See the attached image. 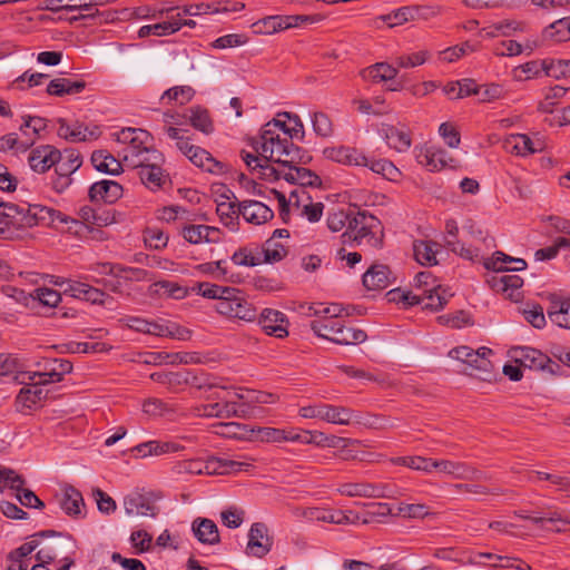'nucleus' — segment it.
Returning a JSON list of instances; mask_svg holds the SVG:
<instances>
[{
	"instance_id": "1",
	"label": "nucleus",
	"mask_w": 570,
	"mask_h": 570,
	"mask_svg": "<svg viewBox=\"0 0 570 570\" xmlns=\"http://www.w3.org/2000/svg\"><path fill=\"white\" fill-rule=\"evenodd\" d=\"M279 119L266 122L252 146L256 154L242 150L240 158L252 171L269 177L271 169L283 164L296 163L301 157V148L284 132Z\"/></svg>"
},
{
	"instance_id": "2",
	"label": "nucleus",
	"mask_w": 570,
	"mask_h": 570,
	"mask_svg": "<svg viewBox=\"0 0 570 570\" xmlns=\"http://www.w3.org/2000/svg\"><path fill=\"white\" fill-rule=\"evenodd\" d=\"M78 225L79 222L63 213L39 204L27 206H6V212H0V238L11 239L37 225L52 223Z\"/></svg>"
},
{
	"instance_id": "3",
	"label": "nucleus",
	"mask_w": 570,
	"mask_h": 570,
	"mask_svg": "<svg viewBox=\"0 0 570 570\" xmlns=\"http://www.w3.org/2000/svg\"><path fill=\"white\" fill-rule=\"evenodd\" d=\"M279 204V215L283 220L289 213V208L297 215L305 217L311 223L318 222L323 216L324 204L313 202L311 195L303 188H295L289 193L288 199L281 191L272 190Z\"/></svg>"
},
{
	"instance_id": "4",
	"label": "nucleus",
	"mask_w": 570,
	"mask_h": 570,
	"mask_svg": "<svg viewBox=\"0 0 570 570\" xmlns=\"http://www.w3.org/2000/svg\"><path fill=\"white\" fill-rule=\"evenodd\" d=\"M35 371L20 372L16 379L18 382L37 380L43 385L59 383L66 374L71 373L72 363L65 358H43L35 363Z\"/></svg>"
},
{
	"instance_id": "5",
	"label": "nucleus",
	"mask_w": 570,
	"mask_h": 570,
	"mask_svg": "<svg viewBox=\"0 0 570 570\" xmlns=\"http://www.w3.org/2000/svg\"><path fill=\"white\" fill-rule=\"evenodd\" d=\"M215 385V389H218L215 395L219 401L203 405L199 415L208 417L240 416L236 400L244 399V395L237 389Z\"/></svg>"
},
{
	"instance_id": "6",
	"label": "nucleus",
	"mask_w": 570,
	"mask_h": 570,
	"mask_svg": "<svg viewBox=\"0 0 570 570\" xmlns=\"http://www.w3.org/2000/svg\"><path fill=\"white\" fill-rule=\"evenodd\" d=\"M214 308L222 316L232 320L250 323L257 318L256 308L244 297L242 291L235 287L234 293L226 295Z\"/></svg>"
},
{
	"instance_id": "7",
	"label": "nucleus",
	"mask_w": 570,
	"mask_h": 570,
	"mask_svg": "<svg viewBox=\"0 0 570 570\" xmlns=\"http://www.w3.org/2000/svg\"><path fill=\"white\" fill-rule=\"evenodd\" d=\"M50 532L42 539L36 559L39 562H52L65 554H75L77 549L76 540L70 534Z\"/></svg>"
},
{
	"instance_id": "8",
	"label": "nucleus",
	"mask_w": 570,
	"mask_h": 570,
	"mask_svg": "<svg viewBox=\"0 0 570 570\" xmlns=\"http://www.w3.org/2000/svg\"><path fill=\"white\" fill-rule=\"evenodd\" d=\"M176 148L185 155L196 167L214 174L223 175L227 173V165L217 160L206 149L190 144L189 137H185L175 144Z\"/></svg>"
},
{
	"instance_id": "9",
	"label": "nucleus",
	"mask_w": 570,
	"mask_h": 570,
	"mask_svg": "<svg viewBox=\"0 0 570 570\" xmlns=\"http://www.w3.org/2000/svg\"><path fill=\"white\" fill-rule=\"evenodd\" d=\"M513 357L515 363L531 371L554 375L560 370L559 363L552 361L548 355L533 347H515L513 350Z\"/></svg>"
},
{
	"instance_id": "10",
	"label": "nucleus",
	"mask_w": 570,
	"mask_h": 570,
	"mask_svg": "<svg viewBox=\"0 0 570 570\" xmlns=\"http://www.w3.org/2000/svg\"><path fill=\"white\" fill-rule=\"evenodd\" d=\"M296 163L283 164L276 169H271L269 177L274 179H284L291 184L297 185L296 188L317 187L322 180L318 175L308 168L297 166Z\"/></svg>"
},
{
	"instance_id": "11",
	"label": "nucleus",
	"mask_w": 570,
	"mask_h": 570,
	"mask_svg": "<svg viewBox=\"0 0 570 570\" xmlns=\"http://www.w3.org/2000/svg\"><path fill=\"white\" fill-rule=\"evenodd\" d=\"M336 491L341 495L348 498H366V499H382L391 498L393 489L387 483H371V482H345L341 483Z\"/></svg>"
},
{
	"instance_id": "12",
	"label": "nucleus",
	"mask_w": 570,
	"mask_h": 570,
	"mask_svg": "<svg viewBox=\"0 0 570 570\" xmlns=\"http://www.w3.org/2000/svg\"><path fill=\"white\" fill-rule=\"evenodd\" d=\"M414 156L417 164L432 173L440 171L446 167H454L452 165L454 159L443 148L434 145L423 144L415 146Z\"/></svg>"
},
{
	"instance_id": "13",
	"label": "nucleus",
	"mask_w": 570,
	"mask_h": 570,
	"mask_svg": "<svg viewBox=\"0 0 570 570\" xmlns=\"http://www.w3.org/2000/svg\"><path fill=\"white\" fill-rule=\"evenodd\" d=\"M348 230L353 234L354 240L358 243L366 239L370 244H376V234L381 230V223L366 212H357L350 219Z\"/></svg>"
},
{
	"instance_id": "14",
	"label": "nucleus",
	"mask_w": 570,
	"mask_h": 570,
	"mask_svg": "<svg viewBox=\"0 0 570 570\" xmlns=\"http://www.w3.org/2000/svg\"><path fill=\"white\" fill-rule=\"evenodd\" d=\"M264 522H254L248 531L246 553L255 558H264L273 548V537Z\"/></svg>"
},
{
	"instance_id": "15",
	"label": "nucleus",
	"mask_w": 570,
	"mask_h": 570,
	"mask_svg": "<svg viewBox=\"0 0 570 570\" xmlns=\"http://www.w3.org/2000/svg\"><path fill=\"white\" fill-rule=\"evenodd\" d=\"M58 136L70 141H87L97 139L101 130L97 125H85L79 121L69 122L63 118L58 119Z\"/></svg>"
},
{
	"instance_id": "16",
	"label": "nucleus",
	"mask_w": 570,
	"mask_h": 570,
	"mask_svg": "<svg viewBox=\"0 0 570 570\" xmlns=\"http://www.w3.org/2000/svg\"><path fill=\"white\" fill-rule=\"evenodd\" d=\"M256 320L266 335L276 338L288 336L289 321L283 312L266 307L257 315Z\"/></svg>"
},
{
	"instance_id": "17",
	"label": "nucleus",
	"mask_w": 570,
	"mask_h": 570,
	"mask_svg": "<svg viewBox=\"0 0 570 570\" xmlns=\"http://www.w3.org/2000/svg\"><path fill=\"white\" fill-rule=\"evenodd\" d=\"M491 354H493V352L489 347L482 346L474 351L473 348L465 345L454 347L449 352L450 357L461 361L470 365L472 368L483 372H489L491 368V362L488 358Z\"/></svg>"
},
{
	"instance_id": "18",
	"label": "nucleus",
	"mask_w": 570,
	"mask_h": 570,
	"mask_svg": "<svg viewBox=\"0 0 570 570\" xmlns=\"http://www.w3.org/2000/svg\"><path fill=\"white\" fill-rule=\"evenodd\" d=\"M19 383L23 384V387L16 396L14 402L17 410L19 412H26L40 406L48 394V391L43 389L45 385L39 383L37 380L29 381L28 379H26V382Z\"/></svg>"
},
{
	"instance_id": "19",
	"label": "nucleus",
	"mask_w": 570,
	"mask_h": 570,
	"mask_svg": "<svg viewBox=\"0 0 570 570\" xmlns=\"http://www.w3.org/2000/svg\"><path fill=\"white\" fill-rule=\"evenodd\" d=\"M149 139H141V142H132L129 146H124L121 155L124 161L130 167H137L145 164V161H163V155L155 149L148 147Z\"/></svg>"
},
{
	"instance_id": "20",
	"label": "nucleus",
	"mask_w": 570,
	"mask_h": 570,
	"mask_svg": "<svg viewBox=\"0 0 570 570\" xmlns=\"http://www.w3.org/2000/svg\"><path fill=\"white\" fill-rule=\"evenodd\" d=\"M435 471L462 481H479L483 479V473L476 468L462 461L436 460Z\"/></svg>"
},
{
	"instance_id": "21",
	"label": "nucleus",
	"mask_w": 570,
	"mask_h": 570,
	"mask_svg": "<svg viewBox=\"0 0 570 570\" xmlns=\"http://www.w3.org/2000/svg\"><path fill=\"white\" fill-rule=\"evenodd\" d=\"M181 237L189 244H216L222 240V230L203 224H186L180 228Z\"/></svg>"
},
{
	"instance_id": "22",
	"label": "nucleus",
	"mask_w": 570,
	"mask_h": 570,
	"mask_svg": "<svg viewBox=\"0 0 570 570\" xmlns=\"http://www.w3.org/2000/svg\"><path fill=\"white\" fill-rule=\"evenodd\" d=\"M377 134L390 148L397 153L407 151L412 145L411 131L405 126L381 124Z\"/></svg>"
},
{
	"instance_id": "23",
	"label": "nucleus",
	"mask_w": 570,
	"mask_h": 570,
	"mask_svg": "<svg viewBox=\"0 0 570 570\" xmlns=\"http://www.w3.org/2000/svg\"><path fill=\"white\" fill-rule=\"evenodd\" d=\"M59 160H61V151L52 145H40L28 156L30 168L38 174H45Z\"/></svg>"
},
{
	"instance_id": "24",
	"label": "nucleus",
	"mask_w": 570,
	"mask_h": 570,
	"mask_svg": "<svg viewBox=\"0 0 570 570\" xmlns=\"http://www.w3.org/2000/svg\"><path fill=\"white\" fill-rule=\"evenodd\" d=\"M185 449L178 441L149 440L139 443L130 449L135 458L159 456L168 453L180 452Z\"/></svg>"
},
{
	"instance_id": "25",
	"label": "nucleus",
	"mask_w": 570,
	"mask_h": 570,
	"mask_svg": "<svg viewBox=\"0 0 570 570\" xmlns=\"http://www.w3.org/2000/svg\"><path fill=\"white\" fill-rule=\"evenodd\" d=\"M362 282L368 291H383L395 282V276L387 265L373 264L363 274Z\"/></svg>"
},
{
	"instance_id": "26",
	"label": "nucleus",
	"mask_w": 570,
	"mask_h": 570,
	"mask_svg": "<svg viewBox=\"0 0 570 570\" xmlns=\"http://www.w3.org/2000/svg\"><path fill=\"white\" fill-rule=\"evenodd\" d=\"M60 509L71 518L82 517L85 501L81 492L70 484H63L60 493L56 494Z\"/></svg>"
},
{
	"instance_id": "27",
	"label": "nucleus",
	"mask_w": 570,
	"mask_h": 570,
	"mask_svg": "<svg viewBox=\"0 0 570 570\" xmlns=\"http://www.w3.org/2000/svg\"><path fill=\"white\" fill-rule=\"evenodd\" d=\"M183 385H193L197 389L216 387L215 383L209 382L204 374L197 375L189 370L168 372L166 386L170 392H177Z\"/></svg>"
},
{
	"instance_id": "28",
	"label": "nucleus",
	"mask_w": 570,
	"mask_h": 570,
	"mask_svg": "<svg viewBox=\"0 0 570 570\" xmlns=\"http://www.w3.org/2000/svg\"><path fill=\"white\" fill-rule=\"evenodd\" d=\"M122 193L124 189L120 184L115 180L102 179L90 186L88 195L91 202L114 204L122 196Z\"/></svg>"
},
{
	"instance_id": "29",
	"label": "nucleus",
	"mask_w": 570,
	"mask_h": 570,
	"mask_svg": "<svg viewBox=\"0 0 570 570\" xmlns=\"http://www.w3.org/2000/svg\"><path fill=\"white\" fill-rule=\"evenodd\" d=\"M242 217L249 224L263 225L274 217V212L264 203L258 200H243L240 202Z\"/></svg>"
},
{
	"instance_id": "30",
	"label": "nucleus",
	"mask_w": 570,
	"mask_h": 570,
	"mask_svg": "<svg viewBox=\"0 0 570 570\" xmlns=\"http://www.w3.org/2000/svg\"><path fill=\"white\" fill-rule=\"evenodd\" d=\"M487 282L493 291L502 293L509 298H517L518 291L523 285V279L519 275L504 273H495Z\"/></svg>"
},
{
	"instance_id": "31",
	"label": "nucleus",
	"mask_w": 570,
	"mask_h": 570,
	"mask_svg": "<svg viewBox=\"0 0 570 570\" xmlns=\"http://www.w3.org/2000/svg\"><path fill=\"white\" fill-rule=\"evenodd\" d=\"M63 293L78 299L91 302L92 304H104L107 297L106 293L101 289L75 279H68Z\"/></svg>"
},
{
	"instance_id": "32",
	"label": "nucleus",
	"mask_w": 570,
	"mask_h": 570,
	"mask_svg": "<svg viewBox=\"0 0 570 570\" xmlns=\"http://www.w3.org/2000/svg\"><path fill=\"white\" fill-rule=\"evenodd\" d=\"M305 520L326 522L331 524H348L351 520L352 511L325 509V508H308V511L303 512Z\"/></svg>"
},
{
	"instance_id": "33",
	"label": "nucleus",
	"mask_w": 570,
	"mask_h": 570,
	"mask_svg": "<svg viewBox=\"0 0 570 570\" xmlns=\"http://www.w3.org/2000/svg\"><path fill=\"white\" fill-rule=\"evenodd\" d=\"M163 161H145L141 166H137L141 183L150 190L160 189L167 181V175L164 174L160 164Z\"/></svg>"
},
{
	"instance_id": "34",
	"label": "nucleus",
	"mask_w": 570,
	"mask_h": 570,
	"mask_svg": "<svg viewBox=\"0 0 570 570\" xmlns=\"http://www.w3.org/2000/svg\"><path fill=\"white\" fill-rule=\"evenodd\" d=\"M527 24L523 21L507 19L490 23L481 29L480 33L488 39L510 37L515 32H524Z\"/></svg>"
},
{
	"instance_id": "35",
	"label": "nucleus",
	"mask_w": 570,
	"mask_h": 570,
	"mask_svg": "<svg viewBox=\"0 0 570 570\" xmlns=\"http://www.w3.org/2000/svg\"><path fill=\"white\" fill-rule=\"evenodd\" d=\"M504 148L507 151L517 156H529L542 149L540 142H534L525 134H513L504 140Z\"/></svg>"
},
{
	"instance_id": "36",
	"label": "nucleus",
	"mask_w": 570,
	"mask_h": 570,
	"mask_svg": "<svg viewBox=\"0 0 570 570\" xmlns=\"http://www.w3.org/2000/svg\"><path fill=\"white\" fill-rule=\"evenodd\" d=\"M186 118L187 111L184 114L170 111L164 112V125L161 127V134L165 135L168 139L174 140L175 144L180 141L186 137L185 134L188 131L181 127L185 124V120H187Z\"/></svg>"
},
{
	"instance_id": "37",
	"label": "nucleus",
	"mask_w": 570,
	"mask_h": 570,
	"mask_svg": "<svg viewBox=\"0 0 570 570\" xmlns=\"http://www.w3.org/2000/svg\"><path fill=\"white\" fill-rule=\"evenodd\" d=\"M191 531L203 544L215 546L220 542L218 528L210 519L196 518L191 523Z\"/></svg>"
},
{
	"instance_id": "38",
	"label": "nucleus",
	"mask_w": 570,
	"mask_h": 570,
	"mask_svg": "<svg viewBox=\"0 0 570 570\" xmlns=\"http://www.w3.org/2000/svg\"><path fill=\"white\" fill-rule=\"evenodd\" d=\"M547 314L553 324L570 330V298H561L553 295Z\"/></svg>"
},
{
	"instance_id": "39",
	"label": "nucleus",
	"mask_w": 570,
	"mask_h": 570,
	"mask_svg": "<svg viewBox=\"0 0 570 570\" xmlns=\"http://www.w3.org/2000/svg\"><path fill=\"white\" fill-rule=\"evenodd\" d=\"M367 338L366 333L357 327L347 326L340 318L338 325L332 337V342L340 345H354L361 344Z\"/></svg>"
},
{
	"instance_id": "40",
	"label": "nucleus",
	"mask_w": 570,
	"mask_h": 570,
	"mask_svg": "<svg viewBox=\"0 0 570 570\" xmlns=\"http://www.w3.org/2000/svg\"><path fill=\"white\" fill-rule=\"evenodd\" d=\"M274 119H279L284 132L294 141H303L305 128L298 115L288 111L278 112Z\"/></svg>"
},
{
	"instance_id": "41",
	"label": "nucleus",
	"mask_w": 570,
	"mask_h": 570,
	"mask_svg": "<svg viewBox=\"0 0 570 570\" xmlns=\"http://www.w3.org/2000/svg\"><path fill=\"white\" fill-rule=\"evenodd\" d=\"M91 164L100 173L108 175H119L122 171L120 160H118L109 151L100 149L91 155Z\"/></svg>"
},
{
	"instance_id": "42",
	"label": "nucleus",
	"mask_w": 570,
	"mask_h": 570,
	"mask_svg": "<svg viewBox=\"0 0 570 570\" xmlns=\"http://www.w3.org/2000/svg\"><path fill=\"white\" fill-rule=\"evenodd\" d=\"M397 72V68L387 62H376L362 69L360 75L365 81L377 83L394 79Z\"/></svg>"
},
{
	"instance_id": "43",
	"label": "nucleus",
	"mask_w": 570,
	"mask_h": 570,
	"mask_svg": "<svg viewBox=\"0 0 570 570\" xmlns=\"http://www.w3.org/2000/svg\"><path fill=\"white\" fill-rule=\"evenodd\" d=\"M531 520L533 523L556 532L567 531V527L570 530V513L551 511L541 517H533Z\"/></svg>"
},
{
	"instance_id": "44",
	"label": "nucleus",
	"mask_w": 570,
	"mask_h": 570,
	"mask_svg": "<svg viewBox=\"0 0 570 570\" xmlns=\"http://www.w3.org/2000/svg\"><path fill=\"white\" fill-rule=\"evenodd\" d=\"M86 82L82 80H71L69 78L52 79L47 86V94L50 96L62 97L65 95H76L85 90Z\"/></svg>"
},
{
	"instance_id": "45",
	"label": "nucleus",
	"mask_w": 570,
	"mask_h": 570,
	"mask_svg": "<svg viewBox=\"0 0 570 570\" xmlns=\"http://www.w3.org/2000/svg\"><path fill=\"white\" fill-rule=\"evenodd\" d=\"M451 296L452 294L441 285H433L431 288H423L422 307L431 311H439L444 307Z\"/></svg>"
},
{
	"instance_id": "46",
	"label": "nucleus",
	"mask_w": 570,
	"mask_h": 570,
	"mask_svg": "<svg viewBox=\"0 0 570 570\" xmlns=\"http://www.w3.org/2000/svg\"><path fill=\"white\" fill-rule=\"evenodd\" d=\"M365 167L374 174L381 175L383 178L393 183L400 181L402 178L401 170L386 158L375 159L368 157Z\"/></svg>"
},
{
	"instance_id": "47",
	"label": "nucleus",
	"mask_w": 570,
	"mask_h": 570,
	"mask_svg": "<svg viewBox=\"0 0 570 570\" xmlns=\"http://www.w3.org/2000/svg\"><path fill=\"white\" fill-rule=\"evenodd\" d=\"M356 411L342 406L326 403L324 422L336 425H352Z\"/></svg>"
},
{
	"instance_id": "48",
	"label": "nucleus",
	"mask_w": 570,
	"mask_h": 570,
	"mask_svg": "<svg viewBox=\"0 0 570 570\" xmlns=\"http://www.w3.org/2000/svg\"><path fill=\"white\" fill-rule=\"evenodd\" d=\"M287 247L274 237L268 238L262 247L258 248L262 264H274L281 262L287 256Z\"/></svg>"
},
{
	"instance_id": "49",
	"label": "nucleus",
	"mask_w": 570,
	"mask_h": 570,
	"mask_svg": "<svg viewBox=\"0 0 570 570\" xmlns=\"http://www.w3.org/2000/svg\"><path fill=\"white\" fill-rule=\"evenodd\" d=\"M481 45L479 42L464 41L439 51V59L443 62L452 63L466 55L479 51Z\"/></svg>"
},
{
	"instance_id": "50",
	"label": "nucleus",
	"mask_w": 570,
	"mask_h": 570,
	"mask_svg": "<svg viewBox=\"0 0 570 570\" xmlns=\"http://www.w3.org/2000/svg\"><path fill=\"white\" fill-rule=\"evenodd\" d=\"M222 197L225 199L217 203L216 213L222 224L234 229L236 220L242 215L240 212L237 210L240 209V203L236 204L235 202L229 200V197L227 196Z\"/></svg>"
},
{
	"instance_id": "51",
	"label": "nucleus",
	"mask_w": 570,
	"mask_h": 570,
	"mask_svg": "<svg viewBox=\"0 0 570 570\" xmlns=\"http://www.w3.org/2000/svg\"><path fill=\"white\" fill-rule=\"evenodd\" d=\"M257 438L263 442H295L296 428L278 429L264 426L257 430Z\"/></svg>"
},
{
	"instance_id": "52",
	"label": "nucleus",
	"mask_w": 570,
	"mask_h": 570,
	"mask_svg": "<svg viewBox=\"0 0 570 570\" xmlns=\"http://www.w3.org/2000/svg\"><path fill=\"white\" fill-rule=\"evenodd\" d=\"M186 119L196 130H199L203 134L208 135L214 130L213 120L206 108H203L200 106L190 107L187 110Z\"/></svg>"
},
{
	"instance_id": "53",
	"label": "nucleus",
	"mask_w": 570,
	"mask_h": 570,
	"mask_svg": "<svg viewBox=\"0 0 570 570\" xmlns=\"http://www.w3.org/2000/svg\"><path fill=\"white\" fill-rule=\"evenodd\" d=\"M414 257L421 265L433 266L438 264V244L430 240H416L413 244Z\"/></svg>"
},
{
	"instance_id": "54",
	"label": "nucleus",
	"mask_w": 570,
	"mask_h": 570,
	"mask_svg": "<svg viewBox=\"0 0 570 570\" xmlns=\"http://www.w3.org/2000/svg\"><path fill=\"white\" fill-rule=\"evenodd\" d=\"M195 96V90L190 86H174L165 90L160 97V102L164 105L176 104L184 106L191 101Z\"/></svg>"
},
{
	"instance_id": "55",
	"label": "nucleus",
	"mask_w": 570,
	"mask_h": 570,
	"mask_svg": "<svg viewBox=\"0 0 570 570\" xmlns=\"http://www.w3.org/2000/svg\"><path fill=\"white\" fill-rule=\"evenodd\" d=\"M124 505L128 514L156 517L157 508L142 495L134 494L125 498Z\"/></svg>"
},
{
	"instance_id": "56",
	"label": "nucleus",
	"mask_w": 570,
	"mask_h": 570,
	"mask_svg": "<svg viewBox=\"0 0 570 570\" xmlns=\"http://www.w3.org/2000/svg\"><path fill=\"white\" fill-rule=\"evenodd\" d=\"M154 292L160 296L184 299L189 295V288L171 281H157L153 285Z\"/></svg>"
},
{
	"instance_id": "57",
	"label": "nucleus",
	"mask_w": 570,
	"mask_h": 570,
	"mask_svg": "<svg viewBox=\"0 0 570 570\" xmlns=\"http://www.w3.org/2000/svg\"><path fill=\"white\" fill-rule=\"evenodd\" d=\"M191 291L205 298L215 299L216 303H219L226 295L234 293V287L200 282Z\"/></svg>"
},
{
	"instance_id": "58",
	"label": "nucleus",
	"mask_w": 570,
	"mask_h": 570,
	"mask_svg": "<svg viewBox=\"0 0 570 570\" xmlns=\"http://www.w3.org/2000/svg\"><path fill=\"white\" fill-rule=\"evenodd\" d=\"M50 531H41L38 533H35L30 537V540L28 542H24L16 550L11 551L9 554L10 560H29L28 558L36 549L39 548V546L42 543V539L49 533Z\"/></svg>"
},
{
	"instance_id": "59",
	"label": "nucleus",
	"mask_w": 570,
	"mask_h": 570,
	"mask_svg": "<svg viewBox=\"0 0 570 570\" xmlns=\"http://www.w3.org/2000/svg\"><path fill=\"white\" fill-rule=\"evenodd\" d=\"M564 23L561 18L547 26L541 33L542 40L553 43L569 41L568 27Z\"/></svg>"
},
{
	"instance_id": "60",
	"label": "nucleus",
	"mask_w": 570,
	"mask_h": 570,
	"mask_svg": "<svg viewBox=\"0 0 570 570\" xmlns=\"http://www.w3.org/2000/svg\"><path fill=\"white\" fill-rule=\"evenodd\" d=\"M178 30H179L178 24H176L175 22H171V18H170L167 21L158 22L155 24H146V26L140 27V29L138 30V37L146 38L151 35L161 37V36L173 35Z\"/></svg>"
},
{
	"instance_id": "61",
	"label": "nucleus",
	"mask_w": 570,
	"mask_h": 570,
	"mask_svg": "<svg viewBox=\"0 0 570 570\" xmlns=\"http://www.w3.org/2000/svg\"><path fill=\"white\" fill-rule=\"evenodd\" d=\"M141 410L144 414L149 417L165 416L166 414L173 413L175 411L171 404L157 397L145 400L142 402Z\"/></svg>"
},
{
	"instance_id": "62",
	"label": "nucleus",
	"mask_w": 570,
	"mask_h": 570,
	"mask_svg": "<svg viewBox=\"0 0 570 570\" xmlns=\"http://www.w3.org/2000/svg\"><path fill=\"white\" fill-rule=\"evenodd\" d=\"M340 318H317L311 322V330L321 338L332 342Z\"/></svg>"
},
{
	"instance_id": "63",
	"label": "nucleus",
	"mask_w": 570,
	"mask_h": 570,
	"mask_svg": "<svg viewBox=\"0 0 570 570\" xmlns=\"http://www.w3.org/2000/svg\"><path fill=\"white\" fill-rule=\"evenodd\" d=\"M415 16V9L411 7H402L399 8L387 14H384L381 17L384 23L387 24L390 28H394L397 26H402L407 21H411L414 19Z\"/></svg>"
},
{
	"instance_id": "64",
	"label": "nucleus",
	"mask_w": 570,
	"mask_h": 570,
	"mask_svg": "<svg viewBox=\"0 0 570 570\" xmlns=\"http://www.w3.org/2000/svg\"><path fill=\"white\" fill-rule=\"evenodd\" d=\"M567 91L566 87L559 85L549 88L544 94V98L539 102L538 109L542 112H552L553 107L566 96Z\"/></svg>"
}]
</instances>
